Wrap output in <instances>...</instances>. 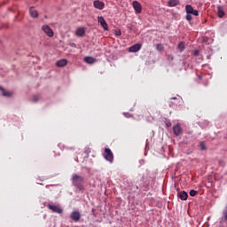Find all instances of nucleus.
Wrapping results in <instances>:
<instances>
[{
	"mask_svg": "<svg viewBox=\"0 0 227 227\" xmlns=\"http://www.w3.org/2000/svg\"><path fill=\"white\" fill-rule=\"evenodd\" d=\"M72 184L78 191H84V177L77 174L72 176Z\"/></svg>",
	"mask_w": 227,
	"mask_h": 227,
	"instance_id": "f257e3e1",
	"label": "nucleus"
},
{
	"mask_svg": "<svg viewBox=\"0 0 227 227\" xmlns=\"http://www.w3.org/2000/svg\"><path fill=\"white\" fill-rule=\"evenodd\" d=\"M103 156L108 162H113V160H114V155L113 154V151H111L109 147L105 148V153H103Z\"/></svg>",
	"mask_w": 227,
	"mask_h": 227,
	"instance_id": "f03ea898",
	"label": "nucleus"
},
{
	"mask_svg": "<svg viewBox=\"0 0 227 227\" xmlns=\"http://www.w3.org/2000/svg\"><path fill=\"white\" fill-rule=\"evenodd\" d=\"M42 31H43V33L45 35H47V36H49V38H52V36H54V31L51 30V27H49V25H43L42 27Z\"/></svg>",
	"mask_w": 227,
	"mask_h": 227,
	"instance_id": "7ed1b4c3",
	"label": "nucleus"
},
{
	"mask_svg": "<svg viewBox=\"0 0 227 227\" xmlns=\"http://www.w3.org/2000/svg\"><path fill=\"white\" fill-rule=\"evenodd\" d=\"M185 10H186V13H190V15H194L195 17H198V15H200V12H198V10H194L192 5L191 4H187L185 6Z\"/></svg>",
	"mask_w": 227,
	"mask_h": 227,
	"instance_id": "20e7f679",
	"label": "nucleus"
},
{
	"mask_svg": "<svg viewBox=\"0 0 227 227\" xmlns=\"http://www.w3.org/2000/svg\"><path fill=\"white\" fill-rule=\"evenodd\" d=\"M98 24H100L101 27L105 29V31H109V25H107V22L106 21V19L104 17L99 16L98 18Z\"/></svg>",
	"mask_w": 227,
	"mask_h": 227,
	"instance_id": "39448f33",
	"label": "nucleus"
},
{
	"mask_svg": "<svg viewBox=\"0 0 227 227\" xmlns=\"http://www.w3.org/2000/svg\"><path fill=\"white\" fill-rule=\"evenodd\" d=\"M48 208L54 212L55 214H63V208L59 206L48 205Z\"/></svg>",
	"mask_w": 227,
	"mask_h": 227,
	"instance_id": "423d86ee",
	"label": "nucleus"
},
{
	"mask_svg": "<svg viewBox=\"0 0 227 227\" xmlns=\"http://www.w3.org/2000/svg\"><path fill=\"white\" fill-rule=\"evenodd\" d=\"M93 6L94 8H97V10H104V8H106V4L100 0H96L93 2Z\"/></svg>",
	"mask_w": 227,
	"mask_h": 227,
	"instance_id": "0eeeda50",
	"label": "nucleus"
},
{
	"mask_svg": "<svg viewBox=\"0 0 227 227\" xmlns=\"http://www.w3.org/2000/svg\"><path fill=\"white\" fill-rule=\"evenodd\" d=\"M71 219L72 221H74V223H77L81 220V213L79 211H74L71 213Z\"/></svg>",
	"mask_w": 227,
	"mask_h": 227,
	"instance_id": "6e6552de",
	"label": "nucleus"
},
{
	"mask_svg": "<svg viewBox=\"0 0 227 227\" xmlns=\"http://www.w3.org/2000/svg\"><path fill=\"white\" fill-rule=\"evenodd\" d=\"M133 8L136 13H141V12H143V7L141 6V4L137 1L133 2Z\"/></svg>",
	"mask_w": 227,
	"mask_h": 227,
	"instance_id": "1a4fd4ad",
	"label": "nucleus"
},
{
	"mask_svg": "<svg viewBox=\"0 0 227 227\" xmlns=\"http://www.w3.org/2000/svg\"><path fill=\"white\" fill-rule=\"evenodd\" d=\"M76 36L82 37L84 35H86V28L83 27H79L75 31Z\"/></svg>",
	"mask_w": 227,
	"mask_h": 227,
	"instance_id": "9d476101",
	"label": "nucleus"
},
{
	"mask_svg": "<svg viewBox=\"0 0 227 227\" xmlns=\"http://www.w3.org/2000/svg\"><path fill=\"white\" fill-rule=\"evenodd\" d=\"M141 47H143V45L141 43H137V44L130 46L129 51L130 52H138V51H141Z\"/></svg>",
	"mask_w": 227,
	"mask_h": 227,
	"instance_id": "9b49d317",
	"label": "nucleus"
},
{
	"mask_svg": "<svg viewBox=\"0 0 227 227\" xmlns=\"http://www.w3.org/2000/svg\"><path fill=\"white\" fill-rule=\"evenodd\" d=\"M67 65H68V60H67L65 59H62L56 62V67H59V68H61L63 67H67Z\"/></svg>",
	"mask_w": 227,
	"mask_h": 227,
	"instance_id": "f8f14e48",
	"label": "nucleus"
},
{
	"mask_svg": "<svg viewBox=\"0 0 227 227\" xmlns=\"http://www.w3.org/2000/svg\"><path fill=\"white\" fill-rule=\"evenodd\" d=\"M178 196H179L180 200H182V201H185L189 198V194H187V192L185 191L179 192Z\"/></svg>",
	"mask_w": 227,
	"mask_h": 227,
	"instance_id": "ddd939ff",
	"label": "nucleus"
},
{
	"mask_svg": "<svg viewBox=\"0 0 227 227\" xmlns=\"http://www.w3.org/2000/svg\"><path fill=\"white\" fill-rule=\"evenodd\" d=\"M173 130L175 136H180L182 134V128L178 124L173 127Z\"/></svg>",
	"mask_w": 227,
	"mask_h": 227,
	"instance_id": "4468645a",
	"label": "nucleus"
},
{
	"mask_svg": "<svg viewBox=\"0 0 227 227\" xmlns=\"http://www.w3.org/2000/svg\"><path fill=\"white\" fill-rule=\"evenodd\" d=\"M29 13H30V17H32L33 19H37L38 12L35 10V7H30Z\"/></svg>",
	"mask_w": 227,
	"mask_h": 227,
	"instance_id": "2eb2a0df",
	"label": "nucleus"
},
{
	"mask_svg": "<svg viewBox=\"0 0 227 227\" xmlns=\"http://www.w3.org/2000/svg\"><path fill=\"white\" fill-rule=\"evenodd\" d=\"M97 59L93 57H85L84 58V62L88 63V65H93Z\"/></svg>",
	"mask_w": 227,
	"mask_h": 227,
	"instance_id": "dca6fc26",
	"label": "nucleus"
},
{
	"mask_svg": "<svg viewBox=\"0 0 227 227\" xmlns=\"http://www.w3.org/2000/svg\"><path fill=\"white\" fill-rule=\"evenodd\" d=\"M217 10H218V12H217V15H218V17L220 18V19H223V17H224V15H225V12H224V10H223V6H218L217 7Z\"/></svg>",
	"mask_w": 227,
	"mask_h": 227,
	"instance_id": "f3484780",
	"label": "nucleus"
},
{
	"mask_svg": "<svg viewBox=\"0 0 227 227\" xmlns=\"http://www.w3.org/2000/svg\"><path fill=\"white\" fill-rule=\"evenodd\" d=\"M0 91H2V95L4 97H12V95H13V93L4 90V88H3V87H0Z\"/></svg>",
	"mask_w": 227,
	"mask_h": 227,
	"instance_id": "a211bd4d",
	"label": "nucleus"
},
{
	"mask_svg": "<svg viewBox=\"0 0 227 227\" xmlns=\"http://www.w3.org/2000/svg\"><path fill=\"white\" fill-rule=\"evenodd\" d=\"M179 1L178 0H170L168 1V6L173 7V6H177V4H179Z\"/></svg>",
	"mask_w": 227,
	"mask_h": 227,
	"instance_id": "6ab92c4d",
	"label": "nucleus"
},
{
	"mask_svg": "<svg viewBox=\"0 0 227 227\" xmlns=\"http://www.w3.org/2000/svg\"><path fill=\"white\" fill-rule=\"evenodd\" d=\"M222 221L227 223V207L223 211Z\"/></svg>",
	"mask_w": 227,
	"mask_h": 227,
	"instance_id": "aec40b11",
	"label": "nucleus"
},
{
	"mask_svg": "<svg viewBox=\"0 0 227 227\" xmlns=\"http://www.w3.org/2000/svg\"><path fill=\"white\" fill-rule=\"evenodd\" d=\"M177 49H178V51H180L181 52H182L183 51H185V43L181 42V43L178 44Z\"/></svg>",
	"mask_w": 227,
	"mask_h": 227,
	"instance_id": "412c9836",
	"label": "nucleus"
},
{
	"mask_svg": "<svg viewBox=\"0 0 227 227\" xmlns=\"http://www.w3.org/2000/svg\"><path fill=\"white\" fill-rule=\"evenodd\" d=\"M156 49L160 52H162V51H164V45L162 43H159V44H157Z\"/></svg>",
	"mask_w": 227,
	"mask_h": 227,
	"instance_id": "4be33fe9",
	"label": "nucleus"
},
{
	"mask_svg": "<svg viewBox=\"0 0 227 227\" xmlns=\"http://www.w3.org/2000/svg\"><path fill=\"white\" fill-rule=\"evenodd\" d=\"M200 150H202V151L207 150V145H205V142H200Z\"/></svg>",
	"mask_w": 227,
	"mask_h": 227,
	"instance_id": "5701e85b",
	"label": "nucleus"
},
{
	"mask_svg": "<svg viewBox=\"0 0 227 227\" xmlns=\"http://www.w3.org/2000/svg\"><path fill=\"white\" fill-rule=\"evenodd\" d=\"M197 194H198V192H197V191H195V190H191V191H190V196L194 197V196H196Z\"/></svg>",
	"mask_w": 227,
	"mask_h": 227,
	"instance_id": "b1692460",
	"label": "nucleus"
},
{
	"mask_svg": "<svg viewBox=\"0 0 227 227\" xmlns=\"http://www.w3.org/2000/svg\"><path fill=\"white\" fill-rule=\"evenodd\" d=\"M186 20H188L189 22H191V20H192V15L190 13L186 14Z\"/></svg>",
	"mask_w": 227,
	"mask_h": 227,
	"instance_id": "393cba45",
	"label": "nucleus"
},
{
	"mask_svg": "<svg viewBox=\"0 0 227 227\" xmlns=\"http://www.w3.org/2000/svg\"><path fill=\"white\" fill-rule=\"evenodd\" d=\"M39 98H39L38 96H33L32 101H33V102H38Z\"/></svg>",
	"mask_w": 227,
	"mask_h": 227,
	"instance_id": "a878e982",
	"label": "nucleus"
},
{
	"mask_svg": "<svg viewBox=\"0 0 227 227\" xmlns=\"http://www.w3.org/2000/svg\"><path fill=\"white\" fill-rule=\"evenodd\" d=\"M84 153H86V155H90V153H91V149L87 148Z\"/></svg>",
	"mask_w": 227,
	"mask_h": 227,
	"instance_id": "bb28decb",
	"label": "nucleus"
},
{
	"mask_svg": "<svg viewBox=\"0 0 227 227\" xmlns=\"http://www.w3.org/2000/svg\"><path fill=\"white\" fill-rule=\"evenodd\" d=\"M116 36H121V30H118L115 32Z\"/></svg>",
	"mask_w": 227,
	"mask_h": 227,
	"instance_id": "cd10ccee",
	"label": "nucleus"
},
{
	"mask_svg": "<svg viewBox=\"0 0 227 227\" xmlns=\"http://www.w3.org/2000/svg\"><path fill=\"white\" fill-rule=\"evenodd\" d=\"M194 56H200V51L196 50L194 52H193Z\"/></svg>",
	"mask_w": 227,
	"mask_h": 227,
	"instance_id": "c85d7f7f",
	"label": "nucleus"
},
{
	"mask_svg": "<svg viewBox=\"0 0 227 227\" xmlns=\"http://www.w3.org/2000/svg\"><path fill=\"white\" fill-rule=\"evenodd\" d=\"M71 47H75V43H70Z\"/></svg>",
	"mask_w": 227,
	"mask_h": 227,
	"instance_id": "c756f323",
	"label": "nucleus"
},
{
	"mask_svg": "<svg viewBox=\"0 0 227 227\" xmlns=\"http://www.w3.org/2000/svg\"><path fill=\"white\" fill-rule=\"evenodd\" d=\"M171 59H173V57H171Z\"/></svg>",
	"mask_w": 227,
	"mask_h": 227,
	"instance_id": "7c9ffc66",
	"label": "nucleus"
}]
</instances>
